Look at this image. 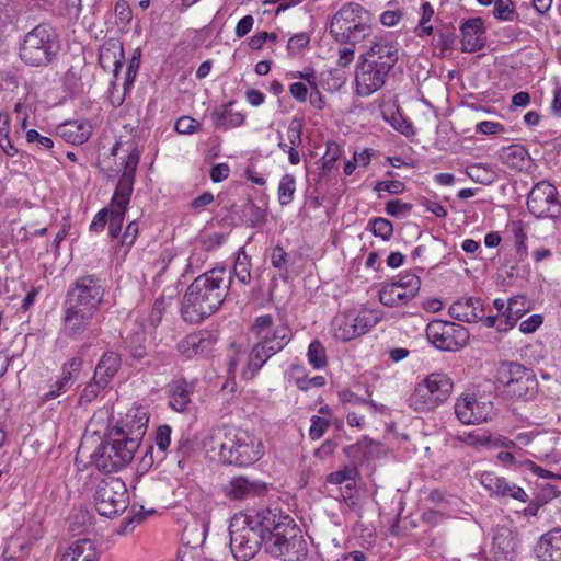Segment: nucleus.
Segmentation results:
<instances>
[{"mask_svg": "<svg viewBox=\"0 0 561 561\" xmlns=\"http://www.w3.org/2000/svg\"><path fill=\"white\" fill-rule=\"evenodd\" d=\"M230 550L237 561H249L260 548L284 561H304L307 542L294 519L280 511L240 512L230 522Z\"/></svg>", "mask_w": 561, "mask_h": 561, "instance_id": "1", "label": "nucleus"}, {"mask_svg": "<svg viewBox=\"0 0 561 561\" xmlns=\"http://www.w3.org/2000/svg\"><path fill=\"white\" fill-rule=\"evenodd\" d=\"M232 282L231 271L220 266L197 276L186 288L181 316L190 323H201L225 301Z\"/></svg>", "mask_w": 561, "mask_h": 561, "instance_id": "2", "label": "nucleus"}, {"mask_svg": "<svg viewBox=\"0 0 561 561\" xmlns=\"http://www.w3.org/2000/svg\"><path fill=\"white\" fill-rule=\"evenodd\" d=\"M204 444L210 451H216L224 463L237 467L250 466L264 455L261 439L243 428H216Z\"/></svg>", "mask_w": 561, "mask_h": 561, "instance_id": "3", "label": "nucleus"}, {"mask_svg": "<svg viewBox=\"0 0 561 561\" xmlns=\"http://www.w3.org/2000/svg\"><path fill=\"white\" fill-rule=\"evenodd\" d=\"M252 332L257 342L248 356L247 369L243 371L247 378H253L268 358L285 348L293 337L290 328L282 321H275L271 314L257 317L252 324Z\"/></svg>", "mask_w": 561, "mask_h": 561, "instance_id": "4", "label": "nucleus"}, {"mask_svg": "<svg viewBox=\"0 0 561 561\" xmlns=\"http://www.w3.org/2000/svg\"><path fill=\"white\" fill-rule=\"evenodd\" d=\"M370 32L369 14L358 3L344 4L332 18L330 34L335 42L355 46Z\"/></svg>", "mask_w": 561, "mask_h": 561, "instance_id": "5", "label": "nucleus"}, {"mask_svg": "<svg viewBox=\"0 0 561 561\" xmlns=\"http://www.w3.org/2000/svg\"><path fill=\"white\" fill-rule=\"evenodd\" d=\"M58 48L55 30L49 24L41 23L25 34L19 56L28 66L43 67L54 60Z\"/></svg>", "mask_w": 561, "mask_h": 561, "instance_id": "6", "label": "nucleus"}, {"mask_svg": "<svg viewBox=\"0 0 561 561\" xmlns=\"http://www.w3.org/2000/svg\"><path fill=\"white\" fill-rule=\"evenodd\" d=\"M454 389L453 379L444 373H431L419 381L409 397V407L416 412H431L444 404Z\"/></svg>", "mask_w": 561, "mask_h": 561, "instance_id": "7", "label": "nucleus"}, {"mask_svg": "<svg viewBox=\"0 0 561 561\" xmlns=\"http://www.w3.org/2000/svg\"><path fill=\"white\" fill-rule=\"evenodd\" d=\"M93 502L96 512L105 517H114L123 513L129 503L125 482L116 477H105L96 481Z\"/></svg>", "mask_w": 561, "mask_h": 561, "instance_id": "8", "label": "nucleus"}, {"mask_svg": "<svg viewBox=\"0 0 561 561\" xmlns=\"http://www.w3.org/2000/svg\"><path fill=\"white\" fill-rule=\"evenodd\" d=\"M495 378L503 391L512 398H528L537 391L535 374L518 363H502L497 367Z\"/></svg>", "mask_w": 561, "mask_h": 561, "instance_id": "9", "label": "nucleus"}, {"mask_svg": "<svg viewBox=\"0 0 561 561\" xmlns=\"http://www.w3.org/2000/svg\"><path fill=\"white\" fill-rule=\"evenodd\" d=\"M381 321V314L374 309H364L358 313H339L332 322L336 340L347 342L369 332Z\"/></svg>", "mask_w": 561, "mask_h": 561, "instance_id": "10", "label": "nucleus"}, {"mask_svg": "<svg viewBox=\"0 0 561 561\" xmlns=\"http://www.w3.org/2000/svg\"><path fill=\"white\" fill-rule=\"evenodd\" d=\"M426 337L440 351L457 352L468 344L470 334L461 324L433 320L426 327Z\"/></svg>", "mask_w": 561, "mask_h": 561, "instance_id": "11", "label": "nucleus"}, {"mask_svg": "<svg viewBox=\"0 0 561 561\" xmlns=\"http://www.w3.org/2000/svg\"><path fill=\"white\" fill-rule=\"evenodd\" d=\"M104 293V286L100 278L84 275L76 278L71 284L64 302L96 312L103 301Z\"/></svg>", "mask_w": 561, "mask_h": 561, "instance_id": "12", "label": "nucleus"}, {"mask_svg": "<svg viewBox=\"0 0 561 561\" xmlns=\"http://www.w3.org/2000/svg\"><path fill=\"white\" fill-rule=\"evenodd\" d=\"M528 210L538 218L559 219L561 217V203L558 199V190L548 181H540L534 185L527 198Z\"/></svg>", "mask_w": 561, "mask_h": 561, "instance_id": "13", "label": "nucleus"}, {"mask_svg": "<svg viewBox=\"0 0 561 561\" xmlns=\"http://www.w3.org/2000/svg\"><path fill=\"white\" fill-rule=\"evenodd\" d=\"M455 414L462 424H481L495 415V409L485 396L468 392L456 400Z\"/></svg>", "mask_w": 561, "mask_h": 561, "instance_id": "14", "label": "nucleus"}, {"mask_svg": "<svg viewBox=\"0 0 561 561\" xmlns=\"http://www.w3.org/2000/svg\"><path fill=\"white\" fill-rule=\"evenodd\" d=\"M389 73L385 67L360 58L355 73L356 93L363 98L374 94L385 85Z\"/></svg>", "mask_w": 561, "mask_h": 561, "instance_id": "15", "label": "nucleus"}, {"mask_svg": "<svg viewBox=\"0 0 561 561\" xmlns=\"http://www.w3.org/2000/svg\"><path fill=\"white\" fill-rule=\"evenodd\" d=\"M148 422L147 410L142 407H134L115 424L113 432L140 445L147 432Z\"/></svg>", "mask_w": 561, "mask_h": 561, "instance_id": "16", "label": "nucleus"}, {"mask_svg": "<svg viewBox=\"0 0 561 561\" xmlns=\"http://www.w3.org/2000/svg\"><path fill=\"white\" fill-rule=\"evenodd\" d=\"M530 232L529 225L524 220L510 216L504 229L489 232L484 245H500L501 242L511 245H525Z\"/></svg>", "mask_w": 561, "mask_h": 561, "instance_id": "17", "label": "nucleus"}, {"mask_svg": "<svg viewBox=\"0 0 561 561\" xmlns=\"http://www.w3.org/2000/svg\"><path fill=\"white\" fill-rule=\"evenodd\" d=\"M62 333L76 340L89 330L96 312L64 302Z\"/></svg>", "mask_w": 561, "mask_h": 561, "instance_id": "18", "label": "nucleus"}, {"mask_svg": "<svg viewBox=\"0 0 561 561\" xmlns=\"http://www.w3.org/2000/svg\"><path fill=\"white\" fill-rule=\"evenodd\" d=\"M360 58L391 71L399 59V49L394 42L386 37H379L374 41L367 53L362 55Z\"/></svg>", "mask_w": 561, "mask_h": 561, "instance_id": "19", "label": "nucleus"}, {"mask_svg": "<svg viewBox=\"0 0 561 561\" xmlns=\"http://www.w3.org/2000/svg\"><path fill=\"white\" fill-rule=\"evenodd\" d=\"M265 491V483L259 480H250L243 476L232 478L222 486L225 496L233 501L252 499L263 494Z\"/></svg>", "mask_w": 561, "mask_h": 561, "instance_id": "20", "label": "nucleus"}, {"mask_svg": "<svg viewBox=\"0 0 561 561\" xmlns=\"http://www.w3.org/2000/svg\"><path fill=\"white\" fill-rule=\"evenodd\" d=\"M461 49L466 53H476L482 49L486 42L484 22L481 18L466 20L460 26Z\"/></svg>", "mask_w": 561, "mask_h": 561, "instance_id": "21", "label": "nucleus"}, {"mask_svg": "<svg viewBox=\"0 0 561 561\" xmlns=\"http://www.w3.org/2000/svg\"><path fill=\"white\" fill-rule=\"evenodd\" d=\"M81 366L82 359L79 357H73L65 363L62 365L61 377L50 386L49 391L44 393L43 400L49 401L66 393L76 382Z\"/></svg>", "mask_w": 561, "mask_h": 561, "instance_id": "22", "label": "nucleus"}, {"mask_svg": "<svg viewBox=\"0 0 561 561\" xmlns=\"http://www.w3.org/2000/svg\"><path fill=\"white\" fill-rule=\"evenodd\" d=\"M215 344L213 335L207 331H198L183 337L178 343V351L186 358H193L210 352Z\"/></svg>", "mask_w": 561, "mask_h": 561, "instance_id": "23", "label": "nucleus"}, {"mask_svg": "<svg viewBox=\"0 0 561 561\" xmlns=\"http://www.w3.org/2000/svg\"><path fill=\"white\" fill-rule=\"evenodd\" d=\"M236 101H228L213 110L210 114L211 125L216 129H233L244 125L245 114L243 112L232 111Z\"/></svg>", "mask_w": 561, "mask_h": 561, "instance_id": "24", "label": "nucleus"}, {"mask_svg": "<svg viewBox=\"0 0 561 561\" xmlns=\"http://www.w3.org/2000/svg\"><path fill=\"white\" fill-rule=\"evenodd\" d=\"M93 127L88 119L66 121L56 128L57 135L71 145L87 142L92 134Z\"/></svg>", "mask_w": 561, "mask_h": 561, "instance_id": "25", "label": "nucleus"}, {"mask_svg": "<svg viewBox=\"0 0 561 561\" xmlns=\"http://www.w3.org/2000/svg\"><path fill=\"white\" fill-rule=\"evenodd\" d=\"M483 305L481 299L465 297L454 301L448 310L449 316L462 322H477L482 319Z\"/></svg>", "mask_w": 561, "mask_h": 561, "instance_id": "26", "label": "nucleus"}, {"mask_svg": "<svg viewBox=\"0 0 561 561\" xmlns=\"http://www.w3.org/2000/svg\"><path fill=\"white\" fill-rule=\"evenodd\" d=\"M535 551L540 561H561V528L542 534Z\"/></svg>", "mask_w": 561, "mask_h": 561, "instance_id": "27", "label": "nucleus"}, {"mask_svg": "<svg viewBox=\"0 0 561 561\" xmlns=\"http://www.w3.org/2000/svg\"><path fill=\"white\" fill-rule=\"evenodd\" d=\"M497 154L503 164L518 172L526 170L531 160L528 149L520 144L502 147Z\"/></svg>", "mask_w": 561, "mask_h": 561, "instance_id": "28", "label": "nucleus"}, {"mask_svg": "<svg viewBox=\"0 0 561 561\" xmlns=\"http://www.w3.org/2000/svg\"><path fill=\"white\" fill-rule=\"evenodd\" d=\"M100 554L91 539H79L71 542L60 554L59 561H99Z\"/></svg>", "mask_w": 561, "mask_h": 561, "instance_id": "29", "label": "nucleus"}, {"mask_svg": "<svg viewBox=\"0 0 561 561\" xmlns=\"http://www.w3.org/2000/svg\"><path fill=\"white\" fill-rule=\"evenodd\" d=\"M416 296V294L408 293L403 287H400V285L390 279L383 282L378 291L379 301L387 307L405 306Z\"/></svg>", "mask_w": 561, "mask_h": 561, "instance_id": "30", "label": "nucleus"}, {"mask_svg": "<svg viewBox=\"0 0 561 561\" xmlns=\"http://www.w3.org/2000/svg\"><path fill=\"white\" fill-rule=\"evenodd\" d=\"M193 386L184 379L174 380L169 386L168 398L169 405L176 412H184L191 402Z\"/></svg>", "mask_w": 561, "mask_h": 561, "instance_id": "31", "label": "nucleus"}, {"mask_svg": "<svg viewBox=\"0 0 561 561\" xmlns=\"http://www.w3.org/2000/svg\"><path fill=\"white\" fill-rule=\"evenodd\" d=\"M271 260L280 273H299L302 268V257L296 250L286 252L284 248H273Z\"/></svg>", "mask_w": 561, "mask_h": 561, "instance_id": "32", "label": "nucleus"}, {"mask_svg": "<svg viewBox=\"0 0 561 561\" xmlns=\"http://www.w3.org/2000/svg\"><path fill=\"white\" fill-rule=\"evenodd\" d=\"M118 458L119 457H117V455L115 454L113 446H110L108 443L101 444L92 455V459L95 467L100 471H104L107 473L124 468V460Z\"/></svg>", "mask_w": 561, "mask_h": 561, "instance_id": "33", "label": "nucleus"}, {"mask_svg": "<svg viewBox=\"0 0 561 561\" xmlns=\"http://www.w3.org/2000/svg\"><path fill=\"white\" fill-rule=\"evenodd\" d=\"M121 364L122 359L117 353L113 351L105 352L96 364L94 376L101 380V385H108L119 370Z\"/></svg>", "mask_w": 561, "mask_h": 561, "instance_id": "34", "label": "nucleus"}, {"mask_svg": "<svg viewBox=\"0 0 561 561\" xmlns=\"http://www.w3.org/2000/svg\"><path fill=\"white\" fill-rule=\"evenodd\" d=\"M528 311L525 296H514L507 301L504 323L499 324V331L505 332L515 327L517 321Z\"/></svg>", "mask_w": 561, "mask_h": 561, "instance_id": "35", "label": "nucleus"}, {"mask_svg": "<svg viewBox=\"0 0 561 561\" xmlns=\"http://www.w3.org/2000/svg\"><path fill=\"white\" fill-rule=\"evenodd\" d=\"M124 59V50L121 44H113L112 47H103L100 50L99 62L106 71H112L117 77Z\"/></svg>", "mask_w": 561, "mask_h": 561, "instance_id": "36", "label": "nucleus"}, {"mask_svg": "<svg viewBox=\"0 0 561 561\" xmlns=\"http://www.w3.org/2000/svg\"><path fill=\"white\" fill-rule=\"evenodd\" d=\"M343 153V147L336 141L330 140L325 146V153L320 159V178L331 174L337 169L336 163Z\"/></svg>", "mask_w": 561, "mask_h": 561, "instance_id": "37", "label": "nucleus"}, {"mask_svg": "<svg viewBox=\"0 0 561 561\" xmlns=\"http://www.w3.org/2000/svg\"><path fill=\"white\" fill-rule=\"evenodd\" d=\"M110 446H113V449L118 459H123V467H126L134 459L135 453L139 448L140 445L136 444L135 440L128 439L122 435H118L113 432V438L108 442Z\"/></svg>", "mask_w": 561, "mask_h": 561, "instance_id": "38", "label": "nucleus"}, {"mask_svg": "<svg viewBox=\"0 0 561 561\" xmlns=\"http://www.w3.org/2000/svg\"><path fill=\"white\" fill-rule=\"evenodd\" d=\"M134 190V182L118 179L112 197V210L115 213H126Z\"/></svg>", "mask_w": 561, "mask_h": 561, "instance_id": "39", "label": "nucleus"}, {"mask_svg": "<svg viewBox=\"0 0 561 561\" xmlns=\"http://www.w3.org/2000/svg\"><path fill=\"white\" fill-rule=\"evenodd\" d=\"M297 191L296 176L293 173H285L280 176L277 187V199L280 206H288L295 198Z\"/></svg>", "mask_w": 561, "mask_h": 561, "instance_id": "40", "label": "nucleus"}, {"mask_svg": "<svg viewBox=\"0 0 561 561\" xmlns=\"http://www.w3.org/2000/svg\"><path fill=\"white\" fill-rule=\"evenodd\" d=\"M376 446L373 439L364 437L357 443L346 446L344 454L353 460H368L371 457L373 448Z\"/></svg>", "mask_w": 561, "mask_h": 561, "instance_id": "41", "label": "nucleus"}, {"mask_svg": "<svg viewBox=\"0 0 561 561\" xmlns=\"http://www.w3.org/2000/svg\"><path fill=\"white\" fill-rule=\"evenodd\" d=\"M11 118L8 112H0V148L9 156L18 154V149L10 139Z\"/></svg>", "mask_w": 561, "mask_h": 561, "instance_id": "42", "label": "nucleus"}, {"mask_svg": "<svg viewBox=\"0 0 561 561\" xmlns=\"http://www.w3.org/2000/svg\"><path fill=\"white\" fill-rule=\"evenodd\" d=\"M434 8L431 2L425 1L421 4V16L416 27L414 28V34L420 38L428 37L433 34L434 27L430 24L434 16Z\"/></svg>", "mask_w": 561, "mask_h": 561, "instance_id": "43", "label": "nucleus"}, {"mask_svg": "<svg viewBox=\"0 0 561 561\" xmlns=\"http://www.w3.org/2000/svg\"><path fill=\"white\" fill-rule=\"evenodd\" d=\"M493 546L506 559L511 558L517 548L515 537L508 529H501L494 535Z\"/></svg>", "mask_w": 561, "mask_h": 561, "instance_id": "44", "label": "nucleus"}, {"mask_svg": "<svg viewBox=\"0 0 561 561\" xmlns=\"http://www.w3.org/2000/svg\"><path fill=\"white\" fill-rule=\"evenodd\" d=\"M308 363L317 370L323 369L328 365L327 350L319 340L309 344L307 352Z\"/></svg>", "mask_w": 561, "mask_h": 561, "instance_id": "45", "label": "nucleus"}, {"mask_svg": "<svg viewBox=\"0 0 561 561\" xmlns=\"http://www.w3.org/2000/svg\"><path fill=\"white\" fill-rule=\"evenodd\" d=\"M459 442L473 448H481L491 443V435L483 430L463 432L456 437Z\"/></svg>", "mask_w": 561, "mask_h": 561, "instance_id": "46", "label": "nucleus"}, {"mask_svg": "<svg viewBox=\"0 0 561 561\" xmlns=\"http://www.w3.org/2000/svg\"><path fill=\"white\" fill-rule=\"evenodd\" d=\"M233 273L242 284H248L251 279L250 257L247 255L243 248H240L237 253Z\"/></svg>", "mask_w": 561, "mask_h": 561, "instance_id": "47", "label": "nucleus"}, {"mask_svg": "<svg viewBox=\"0 0 561 561\" xmlns=\"http://www.w3.org/2000/svg\"><path fill=\"white\" fill-rule=\"evenodd\" d=\"M480 483L490 495L500 496V493L504 490L502 486L505 485V478L485 471L480 476Z\"/></svg>", "mask_w": 561, "mask_h": 561, "instance_id": "48", "label": "nucleus"}, {"mask_svg": "<svg viewBox=\"0 0 561 561\" xmlns=\"http://www.w3.org/2000/svg\"><path fill=\"white\" fill-rule=\"evenodd\" d=\"M141 151L138 148H134L124 161L123 172L119 176L121 180L135 182V175L137 167L139 164Z\"/></svg>", "mask_w": 561, "mask_h": 561, "instance_id": "49", "label": "nucleus"}, {"mask_svg": "<svg viewBox=\"0 0 561 561\" xmlns=\"http://www.w3.org/2000/svg\"><path fill=\"white\" fill-rule=\"evenodd\" d=\"M390 280L403 287L408 293L412 291L417 295L421 289V278L412 272H403Z\"/></svg>", "mask_w": 561, "mask_h": 561, "instance_id": "50", "label": "nucleus"}, {"mask_svg": "<svg viewBox=\"0 0 561 561\" xmlns=\"http://www.w3.org/2000/svg\"><path fill=\"white\" fill-rule=\"evenodd\" d=\"M140 56H141L140 50H138V49L135 50L133 57L130 58V60L128 62L126 73H125L124 84H123L125 94L127 92H129L134 85V82L136 80V77H137V73H138V70L140 67Z\"/></svg>", "mask_w": 561, "mask_h": 561, "instance_id": "51", "label": "nucleus"}, {"mask_svg": "<svg viewBox=\"0 0 561 561\" xmlns=\"http://www.w3.org/2000/svg\"><path fill=\"white\" fill-rule=\"evenodd\" d=\"M330 420L325 416L312 415L310 419V427L308 431L311 440L320 439L330 427Z\"/></svg>", "mask_w": 561, "mask_h": 561, "instance_id": "52", "label": "nucleus"}, {"mask_svg": "<svg viewBox=\"0 0 561 561\" xmlns=\"http://www.w3.org/2000/svg\"><path fill=\"white\" fill-rule=\"evenodd\" d=\"M302 129L304 124L299 118H293L286 129L285 140L287 144L301 147L302 146Z\"/></svg>", "mask_w": 561, "mask_h": 561, "instance_id": "53", "label": "nucleus"}, {"mask_svg": "<svg viewBox=\"0 0 561 561\" xmlns=\"http://www.w3.org/2000/svg\"><path fill=\"white\" fill-rule=\"evenodd\" d=\"M493 16L500 21H513L515 8L512 0H495Z\"/></svg>", "mask_w": 561, "mask_h": 561, "instance_id": "54", "label": "nucleus"}, {"mask_svg": "<svg viewBox=\"0 0 561 561\" xmlns=\"http://www.w3.org/2000/svg\"><path fill=\"white\" fill-rule=\"evenodd\" d=\"M355 466H345L344 468L333 471L328 474L327 481L331 484H342L346 481H352L357 476Z\"/></svg>", "mask_w": 561, "mask_h": 561, "instance_id": "55", "label": "nucleus"}, {"mask_svg": "<svg viewBox=\"0 0 561 561\" xmlns=\"http://www.w3.org/2000/svg\"><path fill=\"white\" fill-rule=\"evenodd\" d=\"M277 147L280 151L288 156V161L293 165H297L301 161V157L299 153V147L287 144L285 140V136L278 131L277 133Z\"/></svg>", "mask_w": 561, "mask_h": 561, "instance_id": "56", "label": "nucleus"}, {"mask_svg": "<svg viewBox=\"0 0 561 561\" xmlns=\"http://www.w3.org/2000/svg\"><path fill=\"white\" fill-rule=\"evenodd\" d=\"M101 380L98 379L94 375H93V378H92V381H90L85 387L84 389L82 390L81 394H80V399H79V402L80 403H89V402H92L96 397L98 394L100 393L101 390L105 389L107 387L106 383H100Z\"/></svg>", "mask_w": 561, "mask_h": 561, "instance_id": "57", "label": "nucleus"}, {"mask_svg": "<svg viewBox=\"0 0 561 561\" xmlns=\"http://www.w3.org/2000/svg\"><path fill=\"white\" fill-rule=\"evenodd\" d=\"M310 38V34L307 32H299L294 34L288 39L287 50L293 55L300 54L306 47H308Z\"/></svg>", "mask_w": 561, "mask_h": 561, "instance_id": "58", "label": "nucleus"}, {"mask_svg": "<svg viewBox=\"0 0 561 561\" xmlns=\"http://www.w3.org/2000/svg\"><path fill=\"white\" fill-rule=\"evenodd\" d=\"M504 490L502 493H500L501 497H510L513 500H516L522 503H526L529 499L528 494L525 492V490L515 484L511 483L505 479V485L502 486Z\"/></svg>", "mask_w": 561, "mask_h": 561, "instance_id": "59", "label": "nucleus"}, {"mask_svg": "<svg viewBox=\"0 0 561 561\" xmlns=\"http://www.w3.org/2000/svg\"><path fill=\"white\" fill-rule=\"evenodd\" d=\"M371 231L376 237H380L382 241H387L393 232V227L389 220L376 218L371 221Z\"/></svg>", "mask_w": 561, "mask_h": 561, "instance_id": "60", "label": "nucleus"}, {"mask_svg": "<svg viewBox=\"0 0 561 561\" xmlns=\"http://www.w3.org/2000/svg\"><path fill=\"white\" fill-rule=\"evenodd\" d=\"M412 205L403 203L400 199H392L386 203V211L388 215L402 218L410 214Z\"/></svg>", "mask_w": 561, "mask_h": 561, "instance_id": "61", "label": "nucleus"}, {"mask_svg": "<svg viewBox=\"0 0 561 561\" xmlns=\"http://www.w3.org/2000/svg\"><path fill=\"white\" fill-rule=\"evenodd\" d=\"M405 184L399 180H386L378 181L374 186V191L377 193L387 192L390 194H400L404 192Z\"/></svg>", "mask_w": 561, "mask_h": 561, "instance_id": "62", "label": "nucleus"}, {"mask_svg": "<svg viewBox=\"0 0 561 561\" xmlns=\"http://www.w3.org/2000/svg\"><path fill=\"white\" fill-rule=\"evenodd\" d=\"M199 122L191 116H182L176 119L174 129L182 135H191L199 128Z\"/></svg>", "mask_w": 561, "mask_h": 561, "instance_id": "63", "label": "nucleus"}, {"mask_svg": "<svg viewBox=\"0 0 561 561\" xmlns=\"http://www.w3.org/2000/svg\"><path fill=\"white\" fill-rule=\"evenodd\" d=\"M15 126L20 127L21 130H25L28 125V117L31 114V107L22 102H16L14 105Z\"/></svg>", "mask_w": 561, "mask_h": 561, "instance_id": "64", "label": "nucleus"}]
</instances>
